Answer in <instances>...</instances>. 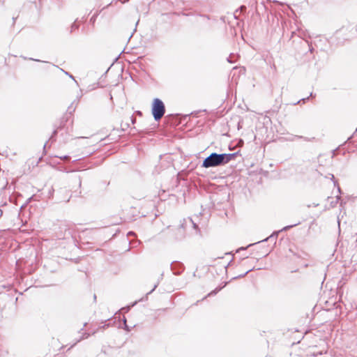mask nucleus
I'll list each match as a JSON object with an SVG mask.
<instances>
[{
  "label": "nucleus",
  "instance_id": "50",
  "mask_svg": "<svg viewBox=\"0 0 357 357\" xmlns=\"http://www.w3.org/2000/svg\"><path fill=\"white\" fill-rule=\"evenodd\" d=\"M137 112L140 114H142L141 111H137Z\"/></svg>",
  "mask_w": 357,
  "mask_h": 357
},
{
  "label": "nucleus",
  "instance_id": "15",
  "mask_svg": "<svg viewBox=\"0 0 357 357\" xmlns=\"http://www.w3.org/2000/svg\"><path fill=\"white\" fill-rule=\"evenodd\" d=\"M20 57L22 58L24 60H29V61H37V62H43V63H49L48 61H42V60H40V59H33V58H31V57H26V56H20Z\"/></svg>",
  "mask_w": 357,
  "mask_h": 357
},
{
  "label": "nucleus",
  "instance_id": "22",
  "mask_svg": "<svg viewBox=\"0 0 357 357\" xmlns=\"http://www.w3.org/2000/svg\"><path fill=\"white\" fill-rule=\"evenodd\" d=\"M37 196L36 195H32L31 197H29L27 200L25 204L22 205V207H24L26 204L29 203L32 200H37L36 199Z\"/></svg>",
  "mask_w": 357,
  "mask_h": 357
},
{
  "label": "nucleus",
  "instance_id": "29",
  "mask_svg": "<svg viewBox=\"0 0 357 357\" xmlns=\"http://www.w3.org/2000/svg\"><path fill=\"white\" fill-rule=\"evenodd\" d=\"M130 121L132 124H135L136 123V119L133 116H130Z\"/></svg>",
  "mask_w": 357,
  "mask_h": 357
},
{
  "label": "nucleus",
  "instance_id": "41",
  "mask_svg": "<svg viewBox=\"0 0 357 357\" xmlns=\"http://www.w3.org/2000/svg\"><path fill=\"white\" fill-rule=\"evenodd\" d=\"M119 231H119V229H117L116 232L115 234H114L113 237L116 236V234H117L118 232H119Z\"/></svg>",
  "mask_w": 357,
  "mask_h": 357
},
{
  "label": "nucleus",
  "instance_id": "3",
  "mask_svg": "<svg viewBox=\"0 0 357 357\" xmlns=\"http://www.w3.org/2000/svg\"><path fill=\"white\" fill-rule=\"evenodd\" d=\"M165 113V106L162 100L155 98L152 102L151 114L155 121H159Z\"/></svg>",
  "mask_w": 357,
  "mask_h": 357
},
{
  "label": "nucleus",
  "instance_id": "43",
  "mask_svg": "<svg viewBox=\"0 0 357 357\" xmlns=\"http://www.w3.org/2000/svg\"><path fill=\"white\" fill-rule=\"evenodd\" d=\"M312 206H314V207H316V206H319V204H315V203H314V204H312Z\"/></svg>",
  "mask_w": 357,
  "mask_h": 357
},
{
  "label": "nucleus",
  "instance_id": "4",
  "mask_svg": "<svg viewBox=\"0 0 357 357\" xmlns=\"http://www.w3.org/2000/svg\"><path fill=\"white\" fill-rule=\"evenodd\" d=\"M186 228L181 222V224L175 228L170 229V238L173 242H180L185 238Z\"/></svg>",
  "mask_w": 357,
  "mask_h": 357
},
{
  "label": "nucleus",
  "instance_id": "28",
  "mask_svg": "<svg viewBox=\"0 0 357 357\" xmlns=\"http://www.w3.org/2000/svg\"><path fill=\"white\" fill-rule=\"evenodd\" d=\"M227 61L230 63H234L235 61L232 59L231 58V54H230V56L227 59Z\"/></svg>",
  "mask_w": 357,
  "mask_h": 357
},
{
  "label": "nucleus",
  "instance_id": "5",
  "mask_svg": "<svg viewBox=\"0 0 357 357\" xmlns=\"http://www.w3.org/2000/svg\"><path fill=\"white\" fill-rule=\"evenodd\" d=\"M282 232L280 230L278 231H273L269 236H268L267 238H264V240H261V241H259L257 243H250L249 244L247 247H241L239 248V250H245L247 248H249V247H251V246H253L256 244H258V243H264V242H266L268 241H274V245H275L276 243V239L279 235V234Z\"/></svg>",
  "mask_w": 357,
  "mask_h": 357
},
{
  "label": "nucleus",
  "instance_id": "47",
  "mask_svg": "<svg viewBox=\"0 0 357 357\" xmlns=\"http://www.w3.org/2000/svg\"><path fill=\"white\" fill-rule=\"evenodd\" d=\"M238 129H240V122L238 123Z\"/></svg>",
  "mask_w": 357,
  "mask_h": 357
},
{
  "label": "nucleus",
  "instance_id": "35",
  "mask_svg": "<svg viewBox=\"0 0 357 357\" xmlns=\"http://www.w3.org/2000/svg\"><path fill=\"white\" fill-rule=\"evenodd\" d=\"M307 45L309 46V50L310 51V52H312L314 51V48L312 46H310L308 43Z\"/></svg>",
  "mask_w": 357,
  "mask_h": 357
},
{
  "label": "nucleus",
  "instance_id": "18",
  "mask_svg": "<svg viewBox=\"0 0 357 357\" xmlns=\"http://www.w3.org/2000/svg\"><path fill=\"white\" fill-rule=\"evenodd\" d=\"M331 176H332L331 179H332V181H333V182L334 183V185L337 186L338 192L340 194H341L342 193V190H341L340 187L339 186L337 181L335 178V177H334V176L333 174Z\"/></svg>",
  "mask_w": 357,
  "mask_h": 357
},
{
  "label": "nucleus",
  "instance_id": "23",
  "mask_svg": "<svg viewBox=\"0 0 357 357\" xmlns=\"http://www.w3.org/2000/svg\"><path fill=\"white\" fill-rule=\"evenodd\" d=\"M121 126V131H124L130 127V124L128 123H122Z\"/></svg>",
  "mask_w": 357,
  "mask_h": 357
},
{
  "label": "nucleus",
  "instance_id": "20",
  "mask_svg": "<svg viewBox=\"0 0 357 357\" xmlns=\"http://www.w3.org/2000/svg\"><path fill=\"white\" fill-rule=\"evenodd\" d=\"M254 269V268H250L249 270H248L247 271H245L244 273L243 274H241L239 275H237V276H235L232 278V280H236V279H238V278H243L245 277L249 272L252 271V270Z\"/></svg>",
  "mask_w": 357,
  "mask_h": 357
},
{
  "label": "nucleus",
  "instance_id": "40",
  "mask_svg": "<svg viewBox=\"0 0 357 357\" xmlns=\"http://www.w3.org/2000/svg\"><path fill=\"white\" fill-rule=\"evenodd\" d=\"M199 111H197V112H191V114H195L196 115Z\"/></svg>",
  "mask_w": 357,
  "mask_h": 357
},
{
  "label": "nucleus",
  "instance_id": "14",
  "mask_svg": "<svg viewBox=\"0 0 357 357\" xmlns=\"http://www.w3.org/2000/svg\"><path fill=\"white\" fill-rule=\"evenodd\" d=\"M125 331L130 332L131 331V328L127 324V320L125 317L123 318V326H121Z\"/></svg>",
  "mask_w": 357,
  "mask_h": 357
},
{
  "label": "nucleus",
  "instance_id": "19",
  "mask_svg": "<svg viewBox=\"0 0 357 357\" xmlns=\"http://www.w3.org/2000/svg\"><path fill=\"white\" fill-rule=\"evenodd\" d=\"M308 100H309V97L303 98L300 99L299 100H298L297 102L292 103V105H297L299 103L305 104V102H307V101Z\"/></svg>",
  "mask_w": 357,
  "mask_h": 357
},
{
  "label": "nucleus",
  "instance_id": "49",
  "mask_svg": "<svg viewBox=\"0 0 357 357\" xmlns=\"http://www.w3.org/2000/svg\"><path fill=\"white\" fill-rule=\"evenodd\" d=\"M79 185H81V180H80V178H79Z\"/></svg>",
  "mask_w": 357,
  "mask_h": 357
},
{
  "label": "nucleus",
  "instance_id": "17",
  "mask_svg": "<svg viewBox=\"0 0 357 357\" xmlns=\"http://www.w3.org/2000/svg\"><path fill=\"white\" fill-rule=\"evenodd\" d=\"M300 224H301V222H298L293 224V225H287V226L284 227L282 229H281L280 231H286L290 229L291 228H293L294 227H296V226H297V225H298Z\"/></svg>",
  "mask_w": 357,
  "mask_h": 357
},
{
  "label": "nucleus",
  "instance_id": "45",
  "mask_svg": "<svg viewBox=\"0 0 357 357\" xmlns=\"http://www.w3.org/2000/svg\"><path fill=\"white\" fill-rule=\"evenodd\" d=\"M93 299H94V301H96V294L93 295Z\"/></svg>",
  "mask_w": 357,
  "mask_h": 357
},
{
  "label": "nucleus",
  "instance_id": "16",
  "mask_svg": "<svg viewBox=\"0 0 357 357\" xmlns=\"http://www.w3.org/2000/svg\"><path fill=\"white\" fill-rule=\"evenodd\" d=\"M300 224H301V222H298L293 224V225H287V226L284 227L282 229H281L280 231H286L290 229L291 228H293L294 227H296V226H297V225H298Z\"/></svg>",
  "mask_w": 357,
  "mask_h": 357
},
{
  "label": "nucleus",
  "instance_id": "9",
  "mask_svg": "<svg viewBox=\"0 0 357 357\" xmlns=\"http://www.w3.org/2000/svg\"><path fill=\"white\" fill-rule=\"evenodd\" d=\"M239 154V151L231 153H222L225 164L226 165L230 161L235 160Z\"/></svg>",
  "mask_w": 357,
  "mask_h": 357
},
{
  "label": "nucleus",
  "instance_id": "42",
  "mask_svg": "<svg viewBox=\"0 0 357 357\" xmlns=\"http://www.w3.org/2000/svg\"><path fill=\"white\" fill-rule=\"evenodd\" d=\"M241 8V10H243H243H245V9H246L245 6H241V8Z\"/></svg>",
  "mask_w": 357,
  "mask_h": 357
},
{
  "label": "nucleus",
  "instance_id": "26",
  "mask_svg": "<svg viewBox=\"0 0 357 357\" xmlns=\"http://www.w3.org/2000/svg\"><path fill=\"white\" fill-rule=\"evenodd\" d=\"M55 157H57L61 160H66V159H70V156L68 155H62V156H58V155H56Z\"/></svg>",
  "mask_w": 357,
  "mask_h": 357
},
{
  "label": "nucleus",
  "instance_id": "44",
  "mask_svg": "<svg viewBox=\"0 0 357 357\" xmlns=\"http://www.w3.org/2000/svg\"><path fill=\"white\" fill-rule=\"evenodd\" d=\"M3 215V211L0 209V218Z\"/></svg>",
  "mask_w": 357,
  "mask_h": 357
},
{
  "label": "nucleus",
  "instance_id": "39",
  "mask_svg": "<svg viewBox=\"0 0 357 357\" xmlns=\"http://www.w3.org/2000/svg\"><path fill=\"white\" fill-rule=\"evenodd\" d=\"M81 160V158L75 159V160H74L73 161V163H75V162H77V161H79V160Z\"/></svg>",
  "mask_w": 357,
  "mask_h": 357
},
{
  "label": "nucleus",
  "instance_id": "7",
  "mask_svg": "<svg viewBox=\"0 0 357 357\" xmlns=\"http://www.w3.org/2000/svg\"><path fill=\"white\" fill-rule=\"evenodd\" d=\"M186 229L189 227L192 228L195 230V234L201 236V230L197 223H195L191 218L183 219L182 221Z\"/></svg>",
  "mask_w": 357,
  "mask_h": 357
},
{
  "label": "nucleus",
  "instance_id": "24",
  "mask_svg": "<svg viewBox=\"0 0 357 357\" xmlns=\"http://www.w3.org/2000/svg\"><path fill=\"white\" fill-rule=\"evenodd\" d=\"M299 139H303L305 141H310V139H308L307 137H303L301 135H294V138L291 140Z\"/></svg>",
  "mask_w": 357,
  "mask_h": 357
},
{
  "label": "nucleus",
  "instance_id": "10",
  "mask_svg": "<svg viewBox=\"0 0 357 357\" xmlns=\"http://www.w3.org/2000/svg\"><path fill=\"white\" fill-rule=\"evenodd\" d=\"M107 321H109L107 324H104L103 325L100 326L98 328L93 331L92 334L94 335L95 333H97V331L99 329H105V328L109 327L110 326H112L116 322V320H112V319H108Z\"/></svg>",
  "mask_w": 357,
  "mask_h": 357
},
{
  "label": "nucleus",
  "instance_id": "21",
  "mask_svg": "<svg viewBox=\"0 0 357 357\" xmlns=\"http://www.w3.org/2000/svg\"><path fill=\"white\" fill-rule=\"evenodd\" d=\"M100 12H101V10L99 11V12H96V13H94L93 15V16L90 19V23H91L92 24H93L95 23V22L96 20V18H97V17L98 16V15L100 14Z\"/></svg>",
  "mask_w": 357,
  "mask_h": 357
},
{
  "label": "nucleus",
  "instance_id": "33",
  "mask_svg": "<svg viewBox=\"0 0 357 357\" xmlns=\"http://www.w3.org/2000/svg\"><path fill=\"white\" fill-rule=\"evenodd\" d=\"M273 250V248L268 251L264 254L263 257H266L271 251Z\"/></svg>",
  "mask_w": 357,
  "mask_h": 357
},
{
  "label": "nucleus",
  "instance_id": "37",
  "mask_svg": "<svg viewBox=\"0 0 357 357\" xmlns=\"http://www.w3.org/2000/svg\"><path fill=\"white\" fill-rule=\"evenodd\" d=\"M310 98H314L315 97V94L314 95L312 92L310 93V96H308Z\"/></svg>",
  "mask_w": 357,
  "mask_h": 357
},
{
  "label": "nucleus",
  "instance_id": "31",
  "mask_svg": "<svg viewBox=\"0 0 357 357\" xmlns=\"http://www.w3.org/2000/svg\"><path fill=\"white\" fill-rule=\"evenodd\" d=\"M354 135V133L351 136H350L349 137H348L347 140L344 142V144H347V142H350V141H351V138L353 137Z\"/></svg>",
  "mask_w": 357,
  "mask_h": 357
},
{
  "label": "nucleus",
  "instance_id": "25",
  "mask_svg": "<svg viewBox=\"0 0 357 357\" xmlns=\"http://www.w3.org/2000/svg\"><path fill=\"white\" fill-rule=\"evenodd\" d=\"M90 335H91V334H90V333H86V332L83 333H82V337H80V339L78 340V342H79V341H80V340H84V339H86V338H88Z\"/></svg>",
  "mask_w": 357,
  "mask_h": 357
},
{
  "label": "nucleus",
  "instance_id": "8",
  "mask_svg": "<svg viewBox=\"0 0 357 357\" xmlns=\"http://www.w3.org/2000/svg\"><path fill=\"white\" fill-rule=\"evenodd\" d=\"M86 19L85 17H83L81 20H79L78 18H77L74 22L70 25V33H74L75 31H78L80 24L84 23Z\"/></svg>",
  "mask_w": 357,
  "mask_h": 357
},
{
  "label": "nucleus",
  "instance_id": "30",
  "mask_svg": "<svg viewBox=\"0 0 357 357\" xmlns=\"http://www.w3.org/2000/svg\"><path fill=\"white\" fill-rule=\"evenodd\" d=\"M53 192H54L53 188H52L51 190H49V198H50L52 196Z\"/></svg>",
  "mask_w": 357,
  "mask_h": 357
},
{
  "label": "nucleus",
  "instance_id": "27",
  "mask_svg": "<svg viewBox=\"0 0 357 357\" xmlns=\"http://www.w3.org/2000/svg\"><path fill=\"white\" fill-rule=\"evenodd\" d=\"M158 284H159V282H158L155 284H154L153 289L149 292L147 293V295L151 294L158 286Z\"/></svg>",
  "mask_w": 357,
  "mask_h": 357
},
{
  "label": "nucleus",
  "instance_id": "48",
  "mask_svg": "<svg viewBox=\"0 0 357 357\" xmlns=\"http://www.w3.org/2000/svg\"><path fill=\"white\" fill-rule=\"evenodd\" d=\"M68 234L70 235V230H68Z\"/></svg>",
  "mask_w": 357,
  "mask_h": 357
},
{
  "label": "nucleus",
  "instance_id": "2",
  "mask_svg": "<svg viewBox=\"0 0 357 357\" xmlns=\"http://www.w3.org/2000/svg\"><path fill=\"white\" fill-rule=\"evenodd\" d=\"M225 165L222 153H211L202 161L201 167L208 169Z\"/></svg>",
  "mask_w": 357,
  "mask_h": 357
},
{
  "label": "nucleus",
  "instance_id": "36",
  "mask_svg": "<svg viewBox=\"0 0 357 357\" xmlns=\"http://www.w3.org/2000/svg\"><path fill=\"white\" fill-rule=\"evenodd\" d=\"M16 19H17V17H13L12 20H13V26H14L15 23V21H16Z\"/></svg>",
  "mask_w": 357,
  "mask_h": 357
},
{
  "label": "nucleus",
  "instance_id": "38",
  "mask_svg": "<svg viewBox=\"0 0 357 357\" xmlns=\"http://www.w3.org/2000/svg\"><path fill=\"white\" fill-rule=\"evenodd\" d=\"M112 3V2L109 3V4H107L105 7H104V8H102V10H103V9H105V8H107V7H109Z\"/></svg>",
  "mask_w": 357,
  "mask_h": 357
},
{
  "label": "nucleus",
  "instance_id": "34",
  "mask_svg": "<svg viewBox=\"0 0 357 357\" xmlns=\"http://www.w3.org/2000/svg\"><path fill=\"white\" fill-rule=\"evenodd\" d=\"M201 17L210 20V17L207 15H200Z\"/></svg>",
  "mask_w": 357,
  "mask_h": 357
},
{
  "label": "nucleus",
  "instance_id": "6",
  "mask_svg": "<svg viewBox=\"0 0 357 357\" xmlns=\"http://www.w3.org/2000/svg\"><path fill=\"white\" fill-rule=\"evenodd\" d=\"M171 270L176 275H181L185 270L184 264L178 261H174L170 264Z\"/></svg>",
  "mask_w": 357,
  "mask_h": 357
},
{
  "label": "nucleus",
  "instance_id": "1",
  "mask_svg": "<svg viewBox=\"0 0 357 357\" xmlns=\"http://www.w3.org/2000/svg\"><path fill=\"white\" fill-rule=\"evenodd\" d=\"M75 111V109H73L72 111H69L68 113H66L60 119L59 124L56 126L54 130L52 135L49 138V139L45 142L43 146V153L46 154V148L50 142L53 143L56 140V136L59 134V143H62L63 144H66L70 139V135L69 133V127L66 126L67 122L69 119L71 117L72 112Z\"/></svg>",
  "mask_w": 357,
  "mask_h": 357
},
{
  "label": "nucleus",
  "instance_id": "11",
  "mask_svg": "<svg viewBox=\"0 0 357 357\" xmlns=\"http://www.w3.org/2000/svg\"><path fill=\"white\" fill-rule=\"evenodd\" d=\"M226 282L225 283V284L223 286H218L215 289L212 290L211 292H209L204 298H206V297H210V296H213L215 295H216L220 291L222 290V289L226 285Z\"/></svg>",
  "mask_w": 357,
  "mask_h": 357
},
{
  "label": "nucleus",
  "instance_id": "46",
  "mask_svg": "<svg viewBox=\"0 0 357 357\" xmlns=\"http://www.w3.org/2000/svg\"><path fill=\"white\" fill-rule=\"evenodd\" d=\"M163 275H164V273H162L161 274V275H160V279H162Z\"/></svg>",
  "mask_w": 357,
  "mask_h": 357
},
{
  "label": "nucleus",
  "instance_id": "32",
  "mask_svg": "<svg viewBox=\"0 0 357 357\" xmlns=\"http://www.w3.org/2000/svg\"><path fill=\"white\" fill-rule=\"evenodd\" d=\"M354 135V133L351 136H350L349 137H348L347 140L344 142V144H347V142H350V141H351V138L353 137Z\"/></svg>",
  "mask_w": 357,
  "mask_h": 357
},
{
  "label": "nucleus",
  "instance_id": "12",
  "mask_svg": "<svg viewBox=\"0 0 357 357\" xmlns=\"http://www.w3.org/2000/svg\"><path fill=\"white\" fill-rule=\"evenodd\" d=\"M340 202V205L342 206L343 201L341 199V197L340 195L336 196V199L335 201H331L330 203V205L332 208H334L336 206L337 204ZM345 202H344V204Z\"/></svg>",
  "mask_w": 357,
  "mask_h": 357
},
{
  "label": "nucleus",
  "instance_id": "13",
  "mask_svg": "<svg viewBox=\"0 0 357 357\" xmlns=\"http://www.w3.org/2000/svg\"><path fill=\"white\" fill-rule=\"evenodd\" d=\"M52 66H53L54 67H55V68H59V69L61 71H62L65 75H66L68 77H69L70 78H71L72 79H73V80L75 81V82L77 84V82L75 80V77H74L72 74H70L69 72L66 71L65 70H63V69H62V68H59V67L58 66H56V65L52 64Z\"/></svg>",
  "mask_w": 357,
  "mask_h": 357
}]
</instances>
